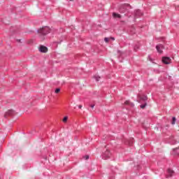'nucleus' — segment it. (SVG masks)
Wrapping results in <instances>:
<instances>
[{
  "label": "nucleus",
  "instance_id": "nucleus-24",
  "mask_svg": "<svg viewBox=\"0 0 179 179\" xmlns=\"http://www.w3.org/2000/svg\"><path fill=\"white\" fill-rule=\"evenodd\" d=\"M91 108H94V104L90 105Z\"/></svg>",
  "mask_w": 179,
  "mask_h": 179
},
{
  "label": "nucleus",
  "instance_id": "nucleus-4",
  "mask_svg": "<svg viewBox=\"0 0 179 179\" xmlns=\"http://www.w3.org/2000/svg\"><path fill=\"white\" fill-rule=\"evenodd\" d=\"M38 33L40 36V37L42 38V40H44L45 38L44 37L45 36V28L43 27L42 29H40L38 31Z\"/></svg>",
  "mask_w": 179,
  "mask_h": 179
},
{
  "label": "nucleus",
  "instance_id": "nucleus-9",
  "mask_svg": "<svg viewBox=\"0 0 179 179\" xmlns=\"http://www.w3.org/2000/svg\"><path fill=\"white\" fill-rule=\"evenodd\" d=\"M126 145H129V146H132L134 145V138H131L130 140H127L125 141Z\"/></svg>",
  "mask_w": 179,
  "mask_h": 179
},
{
  "label": "nucleus",
  "instance_id": "nucleus-16",
  "mask_svg": "<svg viewBox=\"0 0 179 179\" xmlns=\"http://www.w3.org/2000/svg\"><path fill=\"white\" fill-rule=\"evenodd\" d=\"M134 51H138L139 50V45H136L134 48Z\"/></svg>",
  "mask_w": 179,
  "mask_h": 179
},
{
  "label": "nucleus",
  "instance_id": "nucleus-25",
  "mask_svg": "<svg viewBox=\"0 0 179 179\" xmlns=\"http://www.w3.org/2000/svg\"><path fill=\"white\" fill-rule=\"evenodd\" d=\"M47 51H48V48L45 47V52H47Z\"/></svg>",
  "mask_w": 179,
  "mask_h": 179
},
{
  "label": "nucleus",
  "instance_id": "nucleus-10",
  "mask_svg": "<svg viewBox=\"0 0 179 179\" xmlns=\"http://www.w3.org/2000/svg\"><path fill=\"white\" fill-rule=\"evenodd\" d=\"M113 17L115 18V19H121V15L117 13H113Z\"/></svg>",
  "mask_w": 179,
  "mask_h": 179
},
{
  "label": "nucleus",
  "instance_id": "nucleus-15",
  "mask_svg": "<svg viewBox=\"0 0 179 179\" xmlns=\"http://www.w3.org/2000/svg\"><path fill=\"white\" fill-rule=\"evenodd\" d=\"M94 78L95 80H96V82H99V80H100V76H94Z\"/></svg>",
  "mask_w": 179,
  "mask_h": 179
},
{
  "label": "nucleus",
  "instance_id": "nucleus-14",
  "mask_svg": "<svg viewBox=\"0 0 179 179\" xmlns=\"http://www.w3.org/2000/svg\"><path fill=\"white\" fill-rule=\"evenodd\" d=\"M176 120H177V119H176V117H172V121H171L172 125H174V124H176Z\"/></svg>",
  "mask_w": 179,
  "mask_h": 179
},
{
  "label": "nucleus",
  "instance_id": "nucleus-8",
  "mask_svg": "<svg viewBox=\"0 0 179 179\" xmlns=\"http://www.w3.org/2000/svg\"><path fill=\"white\" fill-rule=\"evenodd\" d=\"M167 172H168V175L166 176V178L173 177V173H174V171L171 170V169H169Z\"/></svg>",
  "mask_w": 179,
  "mask_h": 179
},
{
  "label": "nucleus",
  "instance_id": "nucleus-21",
  "mask_svg": "<svg viewBox=\"0 0 179 179\" xmlns=\"http://www.w3.org/2000/svg\"><path fill=\"white\" fill-rule=\"evenodd\" d=\"M89 155H85V157H84V159H85V160H88V159H89Z\"/></svg>",
  "mask_w": 179,
  "mask_h": 179
},
{
  "label": "nucleus",
  "instance_id": "nucleus-19",
  "mask_svg": "<svg viewBox=\"0 0 179 179\" xmlns=\"http://www.w3.org/2000/svg\"><path fill=\"white\" fill-rule=\"evenodd\" d=\"M66 121H68V117L65 116L63 119V122H66Z\"/></svg>",
  "mask_w": 179,
  "mask_h": 179
},
{
  "label": "nucleus",
  "instance_id": "nucleus-28",
  "mask_svg": "<svg viewBox=\"0 0 179 179\" xmlns=\"http://www.w3.org/2000/svg\"><path fill=\"white\" fill-rule=\"evenodd\" d=\"M70 1H73V0H70Z\"/></svg>",
  "mask_w": 179,
  "mask_h": 179
},
{
  "label": "nucleus",
  "instance_id": "nucleus-3",
  "mask_svg": "<svg viewBox=\"0 0 179 179\" xmlns=\"http://www.w3.org/2000/svg\"><path fill=\"white\" fill-rule=\"evenodd\" d=\"M102 159L104 160H107V159H110L111 157V152H110V150L107 147V145L105 146V149H103V152L101 154Z\"/></svg>",
  "mask_w": 179,
  "mask_h": 179
},
{
  "label": "nucleus",
  "instance_id": "nucleus-5",
  "mask_svg": "<svg viewBox=\"0 0 179 179\" xmlns=\"http://www.w3.org/2000/svg\"><path fill=\"white\" fill-rule=\"evenodd\" d=\"M143 13L141 11V10L138 9L134 11V20L138 19V17H141Z\"/></svg>",
  "mask_w": 179,
  "mask_h": 179
},
{
  "label": "nucleus",
  "instance_id": "nucleus-17",
  "mask_svg": "<svg viewBox=\"0 0 179 179\" xmlns=\"http://www.w3.org/2000/svg\"><path fill=\"white\" fill-rule=\"evenodd\" d=\"M61 92V88H56L55 90V93L57 94V93H59Z\"/></svg>",
  "mask_w": 179,
  "mask_h": 179
},
{
  "label": "nucleus",
  "instance_id": "nucleus-26",
  "mask_svg": "<svg viewBox=\"0 0 179 179\" xmlns=\"http://www.w3.org/2000/svg\"><path fill=\"white\" fill-rule=\"evenodd\" d=\"M78 108H82V105H79V106H78Z\"/></svg>",
  "mask_w": 179,
  "mask_h": 179
},
{
  "label": "nucleus",
  "instance_id": "nucleus-11",
  "mask_svg": "<svg viewBox=\"0 0 179 179\" xmlns=\"http://www.w3.org/2000/svg\"><path fill=\"white\" fill-rule=\"evenodd\" d=\"M48 33H52V29L49 27H45V34H48Z\"/></svg>",
  "mask_w": 179,
  "mask_h": 179
},
{
  "label": "nucleus",
  "instance_id": "nucleus-12",
  "mask_svg": "<svg viewBox=\"0 0 179 179\" xmlns=\"http://www.w3.org/2000/svg\"><path fill=\"white\" fill-rule=\"evenodd\" d=\"M40 52H45V46L44 45H41L39 48Z\"/></svg>",
  "mask_w": 179,
  "mask_h": 179
},
{
  "label": "nucleus",
  "instance_id": "nucleus-7",
  "mask_svg": "<svg viewBox=\"0 0 179 179\" xmlns=\"http://www.w3.org/2000/svg\"><path fill=\"white\" fill-rule=\"evenodd\" d=\"M156 49L157 52H159V54H162L163 52V50L164 49V45H163L162 44H159L156 45Z\"/></svg>",
  "mask_w": 179,
  "mask_h": 179
},
{
  "label": "nucleus",
  "instance_id": "nucleus-22",
  "mask_svg": "<svg viewBox=\"0 0 179 179\" xmlns=\"http://www.w3.org/2000/svg\"><path fill=\"white\" fill-rule=\"evenodd\" d=\"M12 113H13V110H9V111L8 112V115H10Z\"/></svg>",
  "mask_w": 179,
  "mask_h": 179
},
{
  "label": "nucleus",
  "instance_id": "nucleus-27",
  "mask_svg": "<svg viewBox=\"0 0 179 179\" xmlns=\"http://www.w3.org/2000/svg\"><path fill=\"white\" fill-rule=\"evenodd\" d=\"M111 39L112 40H115V38L114 37H112Z\"/></svg>",
  "mask_w": 179,
  "mask_h": 179
},
{
  "label": "nucleus",
  "instance_id": "nucleus-23",
  "mask_svg": "<svg viewBox=\"0 0 179 179\" xmlns=\"http://www.w3.org/2000/svg\"><path fill=\"white\" fill-rule=\"evenodd\" d=\"M178 149H179V147H178V148H174V149H173V152H176V150H178Z\"/></svg>",
  "mask_w": 179,
  "mask_h": 179
},
{
  "label": "nucleus",
  "instance_id": "nucleus-2",
  "mask_svg": "<svg viewBox=\"0 0 179 179\" xmlns=\"http://www.w3.org/2000/svg\"><path fill=\"white\" fill-rule=\"evenodd\" d=\"M129 9H131V5L124 4L119 8V12L120 13H125L127 15V13H129Z\"/></svg>",
  "mask_w": 179,
  "mask_h": 179
},
{
  "label": "nucleus",
  "instance_id": "nucleus-6",
  "mask_svg": "<svg viewBox=\"0 0 179 179\" xmlns=\"http://www.w3.org/2000/svg\"><path fill=\"white\" fill-rule=\"evenodd\" d=\"M162 62L165 65H169V64H171V59L169 57H162Z\"/></svg>",
  "mask_w": 179,
  "mask_h": 179
},
{
  "label": "nucleus",
  "instance_id": "nucleus-20",
  "mask_svg": "<svg viewBox=\"0 0 179 179\" xmlns=\"http://www.w3.org/2000/svg\"><path fill=\"white\" fill-rule=\"evenodd\" d=\"M109 41H110V39H109L108 38H104V41H105L106 43H108Z\"/></svg>",
  "mask_w": 179,
  "mask_h": 179
},
{
  "label": "nucleus",
  "instance_id": "nucleus-13",
  "mask_svg": "<svg viewBox=\"0 0 179 179\" xmlns=\"http://www.w3.org/2000/svg\"><path fill=\"white\" fill-rule=\"evenodd\" d=\"M124 104H126V106H131V107H134V106H135L133 103H131L129 101H126L124 102Z\"/></svg>",
  "mask_w": 179,
  "mask_h": 179
},
{
  "label": "nucleus",
  "instance_id": "nucleus-1",
  "mask_svg": "<svg viewBox=\"0 0 179 179\" xmlns=\"http://www.w3.org/2000/svg\"><path fill=\"white\" fill-rule=\"evenodd\" d=\"M138 102L140 103V108L145 110L148 106V96L145 94L137 95Z\"/></svg>",
  "mask_w": 179,
  "mask_h": 179
},
{
  "label": "nucleus",
  "instance_id": "nucleus-18",
  "mask_svg": "<svg viewBox=\"0 0 179 179\" xmlns=\"http://www.w3.org/2000/svg\"><path fill=\"white\" fill-rule=\"evenodd\" d=\"M117 54L119 55V57H122V52L121 50H117Z\"/></svg>",
  "mask_w": 179,
  "mask_h": 179
}]
</instances>
